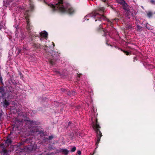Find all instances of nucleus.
<instances>
[{
    "label": "nucleus",
    "mask_w": 155,
    "mask_h": 155,
    "mask_svg": "<svg viewBox=\"0 0 155 155\" xmlns=\"http://www.w3.org/2000/svg\"><path fill=\"white\" fill-rule=\"evenodd\" d=\"M50 6L53 12L57 10L62 13L70 15H73L75 12V9L70 4L64 2L63 0H58L55 5L51 4Z\"/></svg>",
    "instance_id": "f257e3e1"
},
{
    "label": "nucleus",
    "mask_w": 155,
    "mask_h": 155,
    "mask_svg": "<svg viewBox=\"0 0 155 155\" xmlns=\"http://www.w3.org/2000/svg\"><path fill=\"white\" fill-rule=\"evenodd\" d=\"M93 16L95 19V21L98 20L100 23V21H102L103 20L106 21L108 23V27L109 26H111L112 28H113V23L114 20L111 19V20H110L106 18V17L104 15H101L99 13L97 12L94 13L93 14Z\"/></svg>",
    "instance_id": "f03ea898"
},
{
    "label": "nucleus",
    "mask_w": 155,
    "mask_h": 155,
    "mask_svg": "<svg viewBox=\"0 0 155 155\" xmlns=\"http://www.w3.org/2000/svg\"><path fill=\"white\" fill-rule=\"evenodd\" d=\"M93 127L96 132V136L97 137V140L95 143L96 148H97L98 146L99 143L100 141L101 137L102 136V134L100 130L101 127L99 125L97 118H96L95 123L93 124Z\"/></svg>",
    "instance_id": "7ed1b4c3"
},
{
    "label": "nucleus",
    "mask_w": 155,
    "mask_h": 155,
    "mask_svg": "<svg viewBox=\"0 0 155 155\" xmlns=\"http://www.w3.org/2000/svg\"><path fill=\"white\" fill-rule=\"evenodd\" d=\"M51 57L49 58V62L52 65H55L56 61L59 58L60 53L58 52L52 51Z\"/></svg>",
    "instance_id": "20e7f679"
},
{
    "label": "nucleus",
    "mask_w": 155,
    "mask_h": 155,
    "mask_svg": "<svg viewBox=\"0 0 155 155\" xmlns=\"http://www.w3.org/2000/svg\"><path fill=\"white\" fill-rule=\"evenodd\" d=\"M99 26L97 29L96 31L100 33L103 36H106L107 35H109V32L107 30L104 29L103 25L100 23Z\"/></svg>",
    "instance_id": "39448f33"
},
{
    "label": "nucleus",
    "mask_w": 155,
    "mask_h": 155,
    "mask_svg": "<svg viewBox=\"0 0 155 155\" xmlns=\"http://www.w3.org/2000/svg\"><path fill=\"white\" fill-rule=\"evenodd\" d=\"M21 123H23L25 124H28L30 125V126H28L29 128H31V127L32 126H36L38 125L37 124V122L33 120H25L23 121L21 120V121H20Z\"/></svg>",
    "instance_id": "423d86ee"
},
{
    "label": "nucleus",
    "mask_w": 155,
    "mask_h": 155,
    "mask_svg": "<svg viewBox=\"0 0 155 155\" xmlns=\"http://www.w3.org/2000/svg\"><path fill=\"white\" fill-rule=\"evenodd\" d=\"M32 46L35 48L38 49H45V47H47V46H44L43 45H41L40 44L37 43L33 41L32 43Z\"/></svg>",
    "instance_id": "0eeeda50"
},
{
    "label": "nucleus",
    "mask_w": 155,
    "mask_h": 155,
    "mask_svg": "<svg viewBox=\"0 0 155 155\" xmlns=\"http://www.w3.org/2000/svg\"><path fill=\"white\" fill-rule=\"evenodd\" d=\"M36 148V146L33 145L31 144L30 145H28L26 147V149H27L28 152L34 151Z\"/></svg>",
    "instance_id": "6e6552de"
},
{
    "label": "nucleus",
    "mask_w": 155,
    "mask_h": 155,
    "mask_svg": "<svg viewBox=\"0 0 155 155\" xmlns=\"http://www.w3.org/2000/svg\"><path fill=\"white\" fill-rule=\"evenodd\" d=\"M122 6L123 9L127 11V12L129 11L130 10L129 7L127 4L125 3V1H124L121 2L120 3Z\"/></svg>",
    "instance_id": "1a4fd4ad"
},
{
    "label": "nucleus",
    "mask_w": 155,
    "mask_h": 155,
    "mask_svg": "<svg viewBox=\"0 0 155 155\" xmlns=\"http://www.w3.org/2000/svg\"><path fill=\"white\" fill-rule=\"evenodd\" d=\"M10 103L9 102V101L6 99H5L3 101L2 103L3 106L4 107V108H8V106L10 105Z\"/></svg>",
    "instance_id": "9d476101"
},
{
    "label": "nucleus",
    "mask_w": 155,
    "mask_h": 155,
    "mask_svg": "<svg viewBox=\"0 0 155 155\" xmlns=\"http://www.w3.org/2000/svg\"><path fill=\"white\" fill-rule=\"evenodd\" d=\"M32 139L31 138H28L26 139L25 140H24L22 142V144H24V143H30V144H32Z\"/></svg>",
    "instance_id": "9b49d317"
},
{
    "label": "nucleus",
    "mask_w": 155,
    "mask_h": 155,
    "mask_svg": "<svg viewBox=\"0 0 155 155\" xmlns=\"http://www.w3.org/2000/svg\"><path fill=\"white\" fill-rule=\"evenodd\" d=\"M40 36L41 37H43L45 38H46L47 37L48 35V34L47 32L45 31H41L40 33Z\"/></svg>",
    "instance_id": "f8f14e48"
},
{
    "label": "nucleus",
    "mask_w": 155,
    "mask_h": 155,
    "mask_svg": "<svg viewBox=\"0 0 155 155\" xmlns=\"http://www.w3.org/2000/svg\"><path fill=\"white\" fill-rule=\"evenodd\" d=\"M59 152H62L65 155H67L69 151L66 149H61L59 150Z\"/></svg>",
    "instance_id": "ddd939ff"
},
{
    "label": "nucleus",
    "mask_w": 155,
    "mask_h": 155,
    "mask_svg": "<svg viewBox=\"0 0 155 155\" xmlns=\"http://www.w3.org/2000/svg\"><path fill=\"white\" fill-rule=\"evenodd\" d=\"M32 26L30 24H28L26 26V28L28 33H31L30 30L32 29Z\"/></svg>",
    "instance_id": "4468645a"
},
{
    "label": "nucleus",
    "mask_w": 155,
    "mask_h": 155,
    "mask_svg": "<svg viewBox=\"0 0 155 155\" xmlns=\"http://www.w3.org/2000/svg\"><path fill=\"white\" fill-rule=\"evenodd\" d=\"M29 38L30 40L31 41H33L34 40V38H35L36 36H35V35L33 34H31V33H29Z\"/></svg>",
    "instance_id": "2eb2a0df"
},
{
    "label": "nucleus",
    "mask_w": 155,
    "mask_h": 155,
    "mask_svg": "<svg viewBox=\"0 0 155 155\" xmlns=\"http://www.w3.org/2000/svg\"><path fill=\"white\" fill-rule=\"evenodd\" d=\"M0 93L2 94V97H3L5 94V93L4 91V90L3 87H0Z\"/></svg>",
    "instance_id": "dca6fc26"
},
{
    "label": "nucleus",
    "mask_w": 155,
    "mask_h": 155,
    "mask_svg": "<svg viewBox=\"0 0 155 155\" xmlns=\"http://www.w3.org/2000/svg\"><path fill=\"white\" fill-rule=\"evenodd\" d=\"M105 8L104 7H101L97 9V11L99 12L102 13L104 12Z\"/></svg>",
    "instance_id": "f3484780"
},
{
    "label": "nucleus",
    "mask_w": 155,
    "mask_h": 155,
    "mask_svg": "<svg viewBox=\"0 0 155 155\" xmlns=\"http://www.w3.org/2000/svg\"><path fill=\"white\" fill-rule=\"evenodd\" d=\"M24 14L26 16L25 18H28L30 16L29 10H26L24 13Z\"/></svg>",
    "instance_id": "a211bd4d"
},
{
    "label": "nucleus",
    "mask_w": 155,
    "mask_h": 155,
    "mask_svg": "<svg viewBox=\"0 0 155 155\" xmlns=\"http://www.w3.org/2000/svg\"><path fill=\"white\" fill-rule=\"evenodd\" d=\"M115 47L116 48H118V49L120 50L121 51H123L127 55H129L130 54H131V53H130L129 52L127 51H125L123 50L122 49H120L118 47H117L116 46H115Z\"/></svg>",
    "instance_id": "6ab92c4d"
},
{
    "label": "nucleus",
    "mask_w": 155,
    "mask_h": 155,
    "mask_svg": "<svg viewBox=\"0 0 155 155\" xmlns=\"http://www.w3.org/2000/svg\"><path fill=\"white\" fill-rule=\"evenodd\" d=\"M12 142V140L9 138H8L5 141L6 143H7L8 146L9 144H10Z\"/></svg>",
    "instance_id": "aec40b11"
},
{
    "label": "nucleus",
    "mask_w": 155,
    "mask_h": 155,
    "mask_svg": "<svg viewBox=\"0 0 155 155\" xmlns=\"http://www.w3.org/2000/svg\"><path fill=\"white\" fill-rule=\"evenodd\" d=\"M38 134H40V136L41 137L45 136L44 132L42 130H40L38 132Z\"/></svg>",
    "instance_id": "412c9836"
},
{
    "label": "nucleus",
    "mask_w": 155,
    "mask_h": 155,
    "mask_svg": "<svg viewBox=\"0 0 155 155\" xmlns=\"http://www.w3.org/2000/svg\"><path fill=\"white\" fill-rule=\"evenodd\" d=\"M137 31H141L142 30V27L139 25H137Z\"/></svg>",
    "instance_id": "4be33fe9"
},
{
    "label": "nucleus",
    "mask_w": 155,
    "mask_h": 155,
    "mask_svg": "<svg viewBox=\"0 0 155 155\" xmlns=\"http://www.w3.org/2000/svg\"><path fill=\"white\" fill-rule=\"evenodd\" d=\"M3 155H8V153L7 150L6 149H4L3 150Z\"/></svg>",
    "instance_id": "5701e85b"
},
{
    "label": "nucleus",
    "mask_w": 155,
    "mask_h": 155,
    "mask_svg": "<svg viewBox=\"0 0 155 155\" xmlns=\"http://www.w3.org/2000/svg\"><path fill=\"white\" fill-rule=\"evenodd\" d=\"M152 15V13L151 12H149L147 14V16L150 17H151Z\"/></svg>",
    "instance_id": "b1692460"
},
{
    "label": "nucleus",
    "mask_w": 155,
    "mask_h": 155,
    "mask_svg": "<svg viewBox=\"0 0 155 155\" xmlns=\"http://www.w3.org/2000/svg\"><path fill=\"white\" fill-rule=\"evenodd\" d=\"M76 147H74L71 149V151L72 152H74L76 150Z\"/></svg>",
    "instance_id": "393cba45"
},
{
    "label": "nucleus",
    "mask_w": 155,
    "mask_h": 155,
    "mask_svg": "<svg viewBox=\"0 0 155 155\" xmlns=\"http://www.w3.org/2000/svg\"><path fill=\"white\" fill-rule=\"evenodd\" d=\"M53 136L52 135H51V136H49L48 137V138H47V140H51L53 139Z\"/></svg>",
    "instance_id": "a878e982"
},
{
    "label": "nucleus",
    "mask_w": 155,
    "mask_h": 155,
    "mask_svg": "<svg viewBox=\"0 0 155 155\" xmlns=\"http://www.w3.org/2000/svg\"><path fill=\"white\" fill-rule=\"evenodd\" d=\"M30 8L31 11H32L34 8V6L33 5H31L30 6Z\"/></svg>",
    "instance_id": "bb28decb"
},
{
    "label": "nucleus",
    "mask_w": 155,
    "mask_h": 155,
    "mask_svg": "<svg viewBox=\"0 0 155 155\" xmlns=\"http://www.w3.org/2000/svg\"><path fill=\"white\" fill-rule=\"evenodd\" d=\"M19 74L20 75V78L21 79H22L23 78V75L22 74L21 72H20L19 73Z\"/></svg>",
    "instance_id": "cd10ccee"
},
{
    "label": "nucleus",
    "mask_w": 155,
    "mask_h": 155,
    "mask_svg": "<svg viewBox=\"0 0 155 155\" xmlns=\"http://www.w3.org/2000/svg\"><path fill=\"white\" fill-rule=\"evenodd\" d=\"M147 25H149V24L147 23L146 24V27L149 30H150V27H148L147 26Z\"/></svg>",
    "instance_id": "c85d7f7f"
},
{
    "label": "nucleus",
    "mask_w": 155,
    "mask_h": 155,
    "mask_svg": "<svg viewBox=\"0 0 155 155\" xmlns=\"http://www.w3.org/2000/svg\"><path fill=\"white\" fill-rule=\"evenodd\" d=\"M26 18V20H27V24H30V21H29V19H28V18Z\"/></svg>",
    "instance_id": "c756f323"
},
{
    "label": "nucleus",
    "mask_w": 155,
    "mask_h": 155,
    "mask_svg": "<svg viewBox=\"0 0 155 155\" xmlns=\"http://www.w3.org/2000/svg\"><path fill=\"white\" fill-rule=\"evenodd\" d=\"M77 153L78 155H80L81 154V152L80 150H78L77 152Z\"/></svg>",
    "instance_id": "7c9ffc66"
},
{
    "label": "nucleus",
    "mask_w": 155,
    "mask_h": 155,
    "mask_svg": "<svg viewBox=\"0 0 155 155\" xmlns=\"http://www.w3.org/2000/svg\"><path fill=\"white\" fill-rule=\"evenodd\" d=\"M2 82V79L1 75H0V83Z\"/></svg>",
    "instance_id": "2f4dec72"
},
{
    "label": "nucleus",
    "mask_w": 155,
    "mask_h": 155,
    "mask_svg": "<svg viewBox=\"0 0 155 155\" xmlns=\"http://www.w3.org/2000/svg\"><path fill=\"white\" fill-rule=\"evenodd\" d=\"M107 42H108V40H106V44L108 46H112V45H110V44H108Z\"/></svg>",
    "instance_id": "473e14b6"
},
{
    "label": "nucleus",
    "mask_w": 155,
    "mask_h": 155,
    "mask_svg": "<svg viewBox=\"0 0 155 155\" xmlns=\"http://www.w3.org/2000/svg\"><path fill=\"white\" fill-rule=\"evenodd\" d=\"M67 94L68 95H71V92H68Z\"/></svg>",
    "instance_id": "72a5a7b5"
},
{
    "label": "nucleus",
    "mask_w": 155,
    "mask_h": 155,
    "mask_svg": "<svg viewBox=\"0 0 155 155\" xmlns=\"http://www.w3.org/2000/svg\"><path fill=\"white\" fill-rule=\"evenodd\" d=\"M75 92H74V91H71V95H74L75 94Z\"/></svg>",
    "instance_id": "f704fd0d"
},
{
    "label": "nucleus",
    "mask_w": 155,
    "mask_h": 155,
    "mask_svg": "<svg viewBox=\"0 0 155 155\" xmlns=\"http://www.w3.org/2000/svg\"><path fill=\"white\" fill-rule=\"evenodd\" d=\"M132 28V26L131 25H129L128 26V29H130Z\"/></svg>",
    "instance_id": "c9c22d12"
},
{
    "label": "nucleus",
    "mask_w": 155,
    "mask_h": 155,
    "mask_svg": "<svg viewBox=\"0 0 155 155\" xmlns=\"http://www.w3.org/2000/svg\"><path fill=\"white\" fill-rule=\"evenodd\" d=\"M62 91L64 92H65V91H66V90L65 89H63V90H62Z\"/></svg>",
    "instance_id": "e433bc0d"
},
{
    "label": "nucleus",
    "mask_w": 155,
    "mask_h": 155,
    "mask_svg": "<svg viewBox=\"0 0 155 155\" xmlns=\"http://www.w3.org/2000/svg\"><path fill=\"white\" fill-rule=\"evenodd\" d=\"M56 73H57V74H58V73H59V71H56Z\"/></svg>",
    "instance_id": "4c0bfd02"
},
{
    "label": "nucleus",
    "mask_w": 155,
    "mask_h": 155,
    "mask_svg": "<svg viewBox=\"0 0 155 155\" xmlns=\"http://www.w3.org/2000/svg\"><path fill=\"white\" fill-rule=\"evenodd\" d=\"M18 51L19 53L20 51V50L19 49H18Z\"/></svg>",
    "instance_id": "58836bf2"
},
{
    "label": "nucleus",
    "mask_w": 155,
    "mask_h": 155,
    "mask_svg": "<svg viewBox=\"0 0 155 155\" xmlns=\"http://www.w3.org/2000/svg\"><path fill=\"white\" fill-rule=\"evenodd\" d=\"M29 1H30V2H32V1H31V0H29Z\"/></svg>",
    "instance_id": "ea45409f"
},
{
    "label": "nucleus",
    "mask_w": 155,
    "mask_h": 155,
    "mask_svg": "<svg viewBox=\"0 0 155 155\" xmlns=\"http://www.w3.org/2000/svg\"><path fill=\"white\" fill-rule=\"evenodd\" d=\"M151 2H154V1H153V0H151Z\"/></svg>",
    "instance_id": "a19ab883"
},
{
    "label": "nucleus",
    "mask_w": 155,
    "mask_h": 155,
    "mask_svg": "<svg viewBox=\"0 0 155 155\" xmlns=\"http://www.w3.org/2000/svg\"><path fill=\"white\" fill-rule=\"evenodd\" d=\"M71 124V122H69V124Z\"/></svg>",
    "instance_id": "79ce46f5"
},
{
    "label": "nucleus",
    "mask_w": 155,
    "mask_h": 155,
    "mask_svg": "<svg viewBox=\"0 0 155 155\" xmlns=\"http://www.w3.org/2000/svg\"><path fill=\"white\" fill-rule=\"evenodd\" d=\"M0 114V116H1V115H2L1 114Z\"/></svg>",
    "instance_id": "37998d69"
},
{
    "label": "nucleus",
    "mask_w": 155,
    "mask_h": 155,
    "mask_svg": "<svg viewBox=\"0 0 155 155\" xmlns=\"http://www.w3.org/2000/svg\"><path fill=\"white\" fill-rule=\"evenodd\" d=\"M111 8H112V6H110Z\"/></svg>",
    "instance_id": "c03bdc74"
},
{
    "label": "nucleus",
    "mask_w": 155,
    "mask_h": 155,
    "mask_svg": "<svg viewBox=\"0 0 155 155\" xmlns=\"http://www.w3.org/2000/svg\"><path fill=\"white\" fill-rule=\"evenodd\" d=\"M0 29H1L0 28Z\"/></svg>",
    "instance_id": "a18cd8bd"
}]
</instances>
